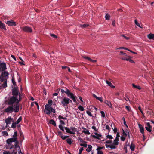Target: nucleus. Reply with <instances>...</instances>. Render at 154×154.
I'll return each mask as SVG.
<instances>
[{
    "instance_id": "40",
    "label": "nucleus",
    "mask_w": 154,
    "mask_h": 154,
    "mask_svg": "<svg viewBox=\"0 0 154 154\" xmlns=\"http://www.w3.org/2000/svg\"><path fill=\"white\" fill-rule=\"evenodd\" d=\"M57 135L60 136V137L62 136V133L60 131H57Z\"/></svg>"
},
{
    "instance_id": "52",
    "label": "nucleus",
    "mask_w": 154,
    "mask_h": 154,
    "mask_svg": "<svg viewBox=\"0 0 154 154\" xmlns=\"http://www.w3.org/2000/svg\"><path fill=\"white\" fill-rule=\"evenodd\" d=\"M58 118H59V119H60H60H66V118L63 117L61 116V115H59L58 116Z\"/></svg>"
},
{
    "instance_id": "42",
    "label": "nucleus",
    "mask_w": 154,
    "mask_h": 154,
    "mask_svg": "<svg viewBox=\"0 0 154 154\" xmlns=\"http://www.w3.org/2000/svg\"><path fill=\"white\" fill-rule=\"evenodd\" d=\"M116 145H114L113 144L112 145H111L110 146V148L112 149H116V147L115 146Z\"/></svg>"
},
{
    "instance_id": "4",
    "label": "nucleus",
    "mask_w": 154,
    "mask_h": 154,
    "mask_svg": "<svg viewBox=\"0 0 154 154\" xmlns=\"http://www.w3.org/2000/svg\"><path fill=\"white\" fill-rule=\"evenodd\" d=\"M17 100H18V98L17 97L12 96L8 99V103L9 105H13L15 103H17Z\"/></svg>"
},
{
    "instance_id": "59",
    "label": "nucleus",
    "mask_w": 154,
    "mask_h": 154,
    "mask_svg": "<svg viewBox=\"0 0 154 154\" xmlns=\"http://www.w3.org/2000/svg\"><path fill=\"white\" fill-rule=\"evenodd\" d=\"M86 113L90 116L92 117L93 116L92 114L89 111H87L86 112Z\"/></svg>"
},
{
    "instance_id": "50",
    "label": "nucleus",
    "mask_w": 154,
    "mask_h": 154,
    "mask_svg": "<svg viewBox=\"0 0 154 154\" xmlns=\"http://www.w3.org/2000/svg\"><path fill=\"white\" fill-rule=\"evenodd\" d=\"M125 108L128 111H130V107L129 106H125Z\"/></svg>"
},
{
    "instance_id": "55",
    "label": "nucleus",
    "mask_w": 154,
    "mask_h": 154,
    "mask_svg": "<svg viewBox=\"0 0 154 154\" xmlns=\"http://www.w3.org/2000/svg\"><path fill=\"white\" fill-rule=\"evenodd\" d=\"M106 137L107 138H109L110 139H113V137L111 135H108L106 136Z\"/></svg>"
},
{
    "instance_id": "41",
    "label": "nucleus",
    "mask_w": 154,
    "mask_h": 154,
    "mask_svg": "<svg viewBox=\"0 0 154 154\" xmlns=\"http://www.w3.org/2000/svg\"><path fill=\"white\" fill-rule=\"evenodd\" d=\"M82 132L84 133L85 134H87L88 135H90V133L89 132L88 130H84L82 131Z\"/></svg>"
},
{
    "instance_id": "12",
    "label": "nucleus",
    "mask_w": 154,
    "mask_h": 154,
    "mask_svg": "<svg viewBox=\"0 0 154 154\" xmlns=\"http://www.w3.org/2000/svg\"><path fill=\"white\" fill-rule=\"evenodd\" d=\"M146 127H145V128L146 130L148 132H151V129H152V127L151 126L149 122H147L146 124Z\"/></svg>"
},
{
    "instance_id": "57",
    "label": "nucleus",
    "mask_w": 154,
    "mask_h": 154,
    "mask_svg": "<svg viewBox=\"0 0 154 154\" xmlns=\"http://www.w3.org/2000/svg\"><path fill=\"white\" fill-rule=\"evenodd\" d=\"M112 141L111 140H107L106 141L105 143L106 144H111L112 143Z\"/></svg>"
},
{
    "instance_id": "2",
    "label": "nucleus",
    "mask_w": 154,
    "mask_h": 154,
    "mask_svg": "<svg viewBox=\"0 0 154 154\" xmlns=\"http://www.w3.org/2000/svg\"><path fill=\"white\" fill-rule=\"evenodd\" d=\"M9 73L8 72L5 71L2 72L0 76V81L2 84V86L3 88L7 87V80L8 78Z\"/></svg>"
},
{
    "instance_id": "63",
    "label": "nucleus",
    "mask_w": 154,
    "mask_h": 154,
    "mask_svg": "<svg viewBox=\"0 0 154 154\" xmlns=\"http://www.w3.org/2000/svg\"><path fill=\"white\" fill-rule=\"evenodd\" d=\"M103 148V147H98L96 149V150L97 151H100V150L102 149Z\"/></svg>"
},
{
    "instance_id": "20",
    "label": "nucleus",
    "mask_w": 154,
    "mask_h": 154,
    "mask_svg": "<svg viewBox=\"0 0 154 154\" xmlns=\"http://www.w3.org/2000/svg\"><path fill=\"white\" fill-rule=\"evenodd\" d=\"M148 38L150 39H152L154 40V34H150L148 35Z\"/></svg>"
},
{
    "instance_id": "3",
    "label": "nucleus",
    "mask_w": 154,
    "mask_h": 154,
    "mask_svg": "<svg viewBox=\"0 0 154 154\" xmlns=\"http://www.w3.org/2000/svg\"><path fill=\"white\" fill-rule=\"evenodd\" d=\"M66 91L63 89H61V91L62 93H65L66 94L67 96L71 99L72 100H73L74 102L76 103L77 102L76 99V97L75 95L73 93L71 92L70 90L67 89L66 88Z\"/></svg>"
},
{
    "instance_id": "53",
    "label": "nucleus",
    "mask_w": 154,
    "mask_h": 154,
    "mask_svg": "<svg viewBox=\"0 0 154 154\" xmlns=\"http://www.w3.org/2000/svg\"><path fill=\"white\" fill-rule=\"evenodd\" d=\"M18 95L19 96V100L18 99V100H17V102H18L19 103V102L21 100L22 98L21 97L20 94V93H19Z\"/></svg>"
},
{
    "instance_id": "23",
    "label": "nucleus",
    "mask_w": 154,
    "mask_h": 154,
    "mask_svg": "<svg viewBox=\"0 0 154 154\" xmlns=\"http://www.w3.org/2000/svg\"><path fill=\"white\" fill-rule=\"evenodd\" d=\"M119 139L115 138L113 143V144H114V145H118L119 144Z\"/></svg>"
},
{
    "instance_id": "48",
    "label": "nucleus",
    "mask_w": 154,
    "mask_h": 154,
    "mask_svg": "<svg viewBox=\"0 0 154 154\" xmlns=\"http://www.w3.org/2000/svg\"><path fill=\"white\" fill-rule=\"evenodd\" d=\"M52 103H53V101L51 100H49L48 101V105H50L51 106L52 105Z\"/></svg>"
},
{
    "instance_id": "13",
    "label": "nucleus",
    "mask_w": 154,
    "mask_h": 154,
    "mask_svg": "<svg viewBox=\"0 0 154 154\" xmlns=\"http://www.w3.org/2000/svg\"><path fill=\"white\" fill-rule=\"evenodd\" d=\"M138 125L139 127L140 128V132L142 134L144 138H145V136L144 134V129L142 125L140 124H138Z\"/></svg>"
},
{
    "instance_id": "35",
    "label": "nucleus",
    "mask_w": 154,
    "mask_h": 154,
    "mask_svg": "<svg viewBox=\"0 0 154 154\" xmlns=\"http://www.w3.org/2000/svg\"><path fill=\"white\" fill-rule=\"evenodd\" d=\"M59 128L61 130L64 132L65 131L64 130V127L61 124H60L59 125Z\"/></svg>"
},
{
    "instance_id": "6",
    "label": "nucleus",
    "mask_w": 154,
    "mask_h": 154,
    "mask_svg": "<svg viewBox=\"0 0 154 154\" xmlns=\"http://www.w3.org/2000/svg\"><path fill=\"white\" fill-rule=\"evenodd\" d=\"M11 105L13 106V110L15 112L17 113L18 112L20 106V104L18 102H17L15 104Z\"/></svg>"
},
{
    "instance_id": "14",
    "label": "nucleus",
    "mask_w": 154,
    "mask_h": 154,
    "mask_svg": "<svg viewBox=\"0 0 154 154\" xmlns=\"http://www.w3.org/2000/svg\"><path fill=\"white\" fill-rule=\"evenodd\" d=\"M12 120L13 119L11 118V117H9L5 119V122L7 125L10 124L11 123Z\"/></svg>"
},
{
    "instance_id": "24",
    "label": "nucleus",
    "mask_w": 154,
    "mask_h": 154,
    "mask_svg": "<svg viewBox=\"0 0 154 154\" xmlns=\"http://www.w3.org/2000/svg\"><path fill=\"white\" fill-rule=\"evenodd\" d=\"M92 148L91 145H88V148L86 149V151L88 152H89L92 150Z\"/></svg>"
},
{
    "instance_id": "58",
    "label": "nucleus",
    "mask_w": 154,
    "mask_h": 154,
    "mask_svg": "<svg viewBox=\"0 0 154 154\" xmlns=\"http://www.w3.org/2000/svg\"><path fill=\"white\" fill-rule=\"evenodd\" d=\"M80 145L81 146H83V147H87V144H86V143H83V144L81 143V144H80Z\"/></svg>"
},
{
    "instance_id": "30",
    "label": "nucleus",
    "mask_w": 154,
    "mask_h": 154,
    "mask_svg": "<svg viewBox=\"0 0 154 154\" xmlns=\"http://www.w3.org/2000/svg\"><path fill=\"white\" fill-rule=\"evenodd\" d=\"M17 150L18 151H19L17 152H14V154H23L21 152L20 147V149H18Z\"/></svg>"
},
{
    "instance_id": "5",
    "label": "nucleus",
    "mask_w": 154,
    "mask_h": 154,
    "mask_svg": "<svg viewBox=\"0 0 154 154\" xmlns=\"http://www.w3.org/2000/svg\"><path fill=\"white\" fill-rule=\"evenodd\" d=\"M12 96L17 97L18 98L19 93L18 88L17 87H14L12 90Z\"/></svg>"
},
{
    "instance_id": "56",
    "label": "nucleus",
    "mask_w": 154,
    "mask_h": 154,
    "mask_svg": "<svg viewBox=\"0 0 154 154\" xmlns=\"http://www.w3.org/2000/svg\"><path fill=\"white\" fill-rule=\"evenodd\" d=\"M128 60L127 61H129L130 62L132 63H134V61L133 60L131 59V58L130 57L128 58Z\"/></svg>"
},
{
    "instance_id": "64",
    "label": "nucleus",
    "mask_w": 154,
    "mask_h": 154,
    "mask_svg": "<svg viewBox=\"0 0 154 154\" xmlns=\"http://www.w3.org/2000/svg\"><path fill=\"white\" fill-rule=\"evenodd\" d=\"M97 154H103V152L101 151H97Z\"/></svg>"
},
{
    "instance_id": "11",
    "label": "nucleus",
    "mask_w": 154,
    "mask_h": 154,
    "mask_svg": "<svg viewBox=\"0 0 154 154\" xmlns=\"http://www.w3.org/2000/svg\"><path fill=\"white\" fill-rule=\"evenodd\" d=\"M6 23L8 26H15L16 25V22H14L13 20L7 21Z\"/></svg>"
},
{
    "instance_id": "44",
    "label": "nucleus",
    "mask_w": 154,
    "mask_h": 154,
    "mask_svg": "<svg viewBox=\"0 0 154 154\" xmlns=\"http://www.w3.org/2000/svg\"><path fill=\"white\" fill-rule=\"evenodd\" d=\"M69 137V136H63V135L61 136V138H62V139L63 140H64L66 139V138H68Z\"/></svg>"
},
{
    "instance_id": "36",
    "label": "nucleus",
    "mask_w": 154,
    "mask_h": 154,
    "mask_svg": "<svg viewBox=\"0 0 154 154\" xmlns=\"http://www.w3.org/2000/svg\"><path fill=\"white\" fill-rule=\"evenodd\" d=\"M105 17L106 20H109L110 19V17L109 14H106Z\"/></svg>"
},
{
    "instance_id": "32",
    "label": "nucleus",
    "mask_w": 154,
    "mask_h": 154,
    "mask_svg": "<svg viewBox=\"0 0 154 154\" xmlns=\"http://www.w3.org/2000/svg\"><path fill=\"white\" fill-rule=\"evenodd\" d=\"M67 143L69 145H71L72 143V140L71 138H68L66 140Z\"/></svg>"
},
{
    "instance_id": "18",
    "label": "nucleus",
    "mask_w": 154,
    "mask_h": 154,
    "mask_svg": "<svg viewBox=\"0 0 154 154\" xmlns=\"http://www.w3.org/2000/svg\"><path fill=\"white\" fill-rule=\"evenodd\" d=\"M0 28L1 29H3L5 30H6L5 25L0 21Z\"/></svg>"
},
{
    "instance_id": "54",
    "label": "nucleus",
    "mask_w": 154,
    "mask_h": 154,
    "mask_svg": "<svg viewBox=\"0 0 154 154\" xmlns=\"http://www.w3.org/2000/svg\"><path fill=\"white\" fill-rule=\"evenodd\" d=\"M50 111L51 112H52L54 113H55L56 112L55 110L52 107H51L50 109Z\"/></svg>"
},
{
    "instance_id": "28",
    "label": "nucleus",
    "mask_w": 154,
    "mask_h": 154,
    "mask_svg": "<svg viewBox=\"0 0 154 154\" xmlns=\"http://www.w3.org/2000/svg\"><path fill=\"white\" fill-rule=\"evenodd\" d=\"M120 56H127V55L126 53L123 52V51H120V54H119Z\"/></svg>"
},
{
    "instance_id": "47",
    "label": "nucleus",
    "mask_w": 154,
    "mask_h": 154,
    "mask_svg": "<svg viewBox=\"0 0 154 154\" xmlns=\"http://www.w3.org/2000/svg\"><path fill=\"white\" fill-rule=\"evenodd\" d=\"M121 36L122 37H124V38L125 39H126L127 40H128V39H130V38L129 37H127L126 36H125L124 35H121Z\"/></svg>"
},
{
    "instance_id": "1",
    "label": "nucleus",
    "mask_w": 154,
    "mask_h": 154,
    "mask_svg": "<svg viewBox=\"0 0 154 154\" xmlns=\"http://www.w3.org/2000/svg\"><path fill=\"white\" fill-rule=\"evenodd\" d=\"M6 142L7 144V145L5 146L7 149H10L14 148L17 150V149H20L19 145V142L17 140V137H14L8 139Z\"/></svg>"
},
{
    "instance_id": "46",
    "label": "nucleus",
    "mask_w": 154,
    "mask_h": 154,
    "mask_svg": "<svg viewBox=\"0 0 154 154\" xmlns=\"http://www.w3.org/2000/svg\"><path fill=\"white\" fill-rule=\"evenodd\" d=\"M3 154H11V153L9 151H5L3 152Z\"/></svg>"
},
{
    "instance_id": "62",
    "label": "nucleus",
    "mask_w": 154,
    "mask_h": 154,
    "mask_svg": "<svg viewBox=\"0 0 154 154\" xmlns=\"http://www.w3.org/2000/svg\"><path fill=\"white\" fill-rule=\"evenodd\" d=\"M119 137H120V135H119V132H117V133L116 137V138L119 139Z\"/></svg>"
},
{
    "instance_id": "45",
    "label": "nucleus",
    "mask_w": 154,
    "mask_h": 154,
    "mask_svg": "<svg viewBox=\"0 0 154 154\" xmlns=\"http://www.w3.org/2000/svg\"><path fill=\"white\" fill-rule=\"evenodd\" d=\"M2 133L4 136H8V133L6 131H2Z\"/></svg>"
},
{
    "instance_id": "27",
    "label": "nucleus",
    "mask_w": 154,
    "mask_h": 154,
    "mask_svg": "<svg viewBox=\"0 0 154 154\" xmlns=\"http://www.w3.org/2000/svg\"><path fill=\"white\" fill-rule=\"evenodd\" d=\"M135 145L134 144L132 143L130 146V149L132 151H134L135 148Z\"/></svg>"
},
{
    "instance_id": "49",
    "label": "nucleus",
    "mask_w": 154,
    "mask_h": 154,
    "mask_svg": "<svg viewBox=\"0 0 154 154\" xmlns=\"http://www.w3.org/2000/svg\"><path fill=\"white\" fill-rule=\"evenodd\" d=\"M100 113L101 114V117H102L103 118H104L105 116V113H104V111H101L100 112Z\"/></svg>"
},
{
    "instance_id": "33",
    "label": "nucleus",
    "mask_w": 154,
    "mask_h": 154,
    "mask_svg": "<svg viewBox=\"0 0 154 154\" xmlns=\"http://www.w3.org/2000/svg\"><path fill=\"white\" fill-rule=\"evenodd\" d=\"M70 130H71L72 131H72V132H75L76 131V128H75V127H70Z\"/></svg>"
},
{
    "instance_id": "17",
    "label": "nucleus",
    "mask_w": 154,
    "mask_h": 154,
    "mask_svg": "<svg viewBox=\"0 0 154 154\" xmlns=\"http://www.w3.org/2000/svg\"><path fill=\"white\" fill-rule=\"evenodd\" d=\"M92 96L94 97L99 100L100 102H102L103 101L102 97H98L95 94H93Z\"/></svg>"
},
{
    "instance_id": "29",
    "label": "nucleus",
    "mask_w": 154,
    "mask_h": 154,
    "mask_svg": "<svg viewBox=\"0 0 154 154\" xmlns=\"http://www.w3.org/2000/svg\"><path fill=\"white\" fill-rule=\"evenodd\" d=\"M134 23H135V24L138 27H139L141 28H142V27H141V26H140V24L137 21V20H134Z\"/></svg>"
},
{
    "instance_id": "31",
    "label": "nucleus",
    "mask_w": 154,
    "mask_h": 154,
    "mask_svg": "<svg viewBox=\"0 0 154 154\" xmlns=\"http://www.w3.org/2000/svg\"><path fill=\"white\" fill-rule=\"evenodd\" d=\"M22 117L21 116H20L19 118H18V119H17V120L16 122H15L16 123H17V124H18L22 120Z\"/></svg>"
},
{
    "instance_id": "21",
    "label": "nucleus",
    "mask_w": 154,
    "mask_h": 154,
    "mask_svg": "<svg viewBox=\"0 0 154 154\" xmlns=\"http://www.w3.org/2000/svg\"><path fill=\"white\" fill-rule=\"evenodd\" d=\"M106 83L109 86H110L111 88H115V86H114L112 84V83L109 81L106 80Z\"/></svg>"
},
{
    "instance_id": "51",
    "label": "nucleus",
    "mask_w": 154,
    "mask_h": 154,
    "mask_svg": "<svg viewBox=\"0 0 154 154\" xmlns=\"http://www.w3.org/2000/svg\"><path fill=\"white\" fill-rule=\"evenodd\" d=\"M50 36L54 38H57V35L53 34H50Z\"/></svg>"
},
{
    "instance_id": "10",
    "label": "nucleus",
    "mask_w": 154,
    "mask_h": 154,
    "mask_svg": "<svg viewBox=\"0 0 154 154\" xmlns=\"http://www.w3.org/2000/svg\"><path fill=\"white\" fill-rule=\"evenodd\" d=\"M13 111V107L11 105L5 109V112L7 113L9 112L11 113Z\"/></svg>"
},
{
    "instance_id": "37",
    "label": "nucleus",
    "mask_w": 154,
    "mask_h": 154,
    "mask_svg": "<svg viewBox=\"0 0 154 154\" xmlns=\"http://www.w3.org/2000/svg\"><path fill=\"white\" fill-rule=\"evenodd\" d=\"M17 123H16V122H14V121L13 123H12L11 127L13 128H14L16 127V124H17Z\"/></svg>"
},
{
    "instance_id": "25",
    "label": "nucleus",
    "mask_w": 154,
    "mask_h": 154,
    "mask_svg": "<svg viewBox=\"0 0 154 154\" xmlns=\"http://www.w3.org/2000/svg\"><path fill=\"white\" fill-rule=\"evenodd\" d=\"M49 123L50 124L54 126H55L56 125L55 121L53 119L49 121Z\"/></svg>"
},
{
    "instance_id": "60",
    "label": "nucleus",
    "mask_w": 154,
    "mask_h": 154,
    "mask_svg": "<svg viewBox=\"0 0 154 154\" xmlns=\"http://www.w3.org/2000/svg\"><path fill=\"white\" fill-rule=\"evenodd\" d=\"M17 131H15L14 132V134L13 135V137H16L17 136Z\"/></svg>"
},
{
    "instance_id": "34",
    "label": "nucleus",
    "mask_w": 154,
    "mask_h": 154,
    "mask_svg": "<svg viewBox=\"0 0 154 154\" xmlns=\"http://www.w3.org/2000/svg\"><path fill=\"white\" fill-rule=\"evenodd\" d=\"M12 82L13 84V85L14 86L16 85V82H15V79H14V76L13 77H12Z\"/></svg>"
},
{
    "instance_id": "43",
    "label": "nucleus",
    "mask_w": 154,
    "mask_h": 154,
    "mask_svg": "<svg viewBox=\"0 0 154 154\" xmlns=\"http://www.w3.org/2000/svg\"><path fill=\"white\" fill-rule=\"evenodd\" d=\"M88 24H84L83 25H81V26L82 28H85L88 26Z\"/></svg>"
},
{
    "instance_id": "8",
    "label": "nucleus",
    "mask_w": 154,
    "mask_h": 154,
    "mask_svg": "<svg viewBox=\"0 0 154 154\" xmlns=\"http://www.w3.org/2000/svg\"><path fill=\"white\" fill-rule=\"evenodd\" d=\"M69 98L64 97L61 101V103L63 106H66L69 104Z\"/></svg>"
},
{
    "instance_id": "9",
    "label": "nucleus",
    "mask_w": 154,
    "mask_h": 154,
    "mask_svg": "<svg viewBox=\"0 0 154 154\" xmlns=\"http://www.w3.org/2000/svg\"><path fill=\"white\" fill-rule=\"evenodd\" d=\"M51 106L50 105H48V104H46L45 106V113L48 115H49L50 114V109L51 108Z\"/></svg>"
},
{
    "instance_id": "39",
    "label": "nucleus",
    "mask_w": 154,
    "mask_h": 154,
    "mask_svg": "<svg viewBox=\"0 0 154 154\" xmlns=\"http://www.w3.org/2000/svg\"><path fill=\"white\" fill-rule=\"evenodd\" d=\"M126 57L127 56H122V57H121L120 58L122 60L127 61V60H128V58L127 57Z\"/></svg>"
},
{
    "instance_id": "61",
    "label": "nucleus",
    "mask_w": 154,
    "mask_h": 154,
    "mask_svg": "<svg viewBox=\"0 0 154 154\" xmlns=\"http://www.w3.org/2000/svg\"><path fill=\"white\" fill-rule=\"evenodd\" d=\"M122 130L123 131V133H122L123 135L124 136H125V137L127 136V135L126 134V133L124 131V130L123 129H122Z\"/></svg>"
},
{
    "instance_id": "16",
    "label": "nucleus",
    "mask_w": 154,
    "mask_h": 154,
    "mask_svg": "<svg viewBox=\"0 0 154 154\" xmlns=\"http://www.w3.org/2000/svg\"><path fill=\"white\" fill-rule=\"evenodd\" d=\"M64 128L66 130V132L69 133H70L71 134H75V132L71 131L70 129H69V128H68V127H64Z\"/></svg>"
},
{
    "instance_id": "19",
    "label": "nucleus",
    "mask_w": 154,
    "mask_h": 154,
    "mask_svg": "<svg viewBox=\"0 0 154 154\" xmlns=\"http://www.w3.org/2000/svg\"><path fill=\"white\" fill-rule=\"evenodd\" d=\"M82 57L84 58L85 59H87L88 61L93 62H95L97 61L96 60H93L92 59H91L90 58L87 57V56H82Z\"/></svg>"
},
{
    "instance_id": "22",
    "label": "nucleus",
    "mask_w": 154,
    "mask_h": 154,
    "mask_svg": "<svg viewBox=\"0 0 154 154\" xmlns=\"http://www.w3.org/2000/svg\"><path fill=\"white\" fill-rule=\"evenodd\" d=\"M104 103L106 104L109 107L111 108L112 105L110 102L108 101L107 100H106L104 101Z\"/></svg>"
},
{
    "instance_id": "26",
    "label": "nucleus",
    "mask_w": 154,
    "mask_h": 154,
    "mask_svg": "<svg viewBox=\"0 0 154 154\" xmlns=\"http://www.w3.org/2000/svg\"><path fill=\"white\" fill-rule=\"evenodd\" d=\"M132 85L133 87H134V88L137 89L139 90H140L141 89V87L139 86L136 85L134 84H132Z\"/></svg>"
},
{
    "instance_id": "15",
    "label": "nucleus",
    "mask_w": 154,
    "mask_h": 154,
    "mask_svg": "<svg viewBox=\"0 0 154 154\" xmlns=\"http://www.w3.org/2000/svg\"><path fill=\"white\" fill-rule=\"evenodd\" d=\"M95 134L96 135H92V137L94 138L100 139L99 137H101L102 136V135L100 134H99L97 133H95Z\"/></svg>"
},
{
    "instance_id": "38",
    "label": "nucleus",
    "mask_w": 154,
    "mask_h": 154,
    "mask_svg": "<svg viewBox=\"0 0 154 154\" xmlns=\"http://www.w3.org/2000/svg\"><path fill=\"white\" fill-rule=\"evenodd\" d=\"M78 109L79 110L81 111H83L84 110V109L83 106H82L79 105L78 106Z\"/></svg>"
},
{
    "instance_id": "7",
    "label": "nucleus",
    "mask_w": 154,
    "mask_h": 154,
    "mask_svg": "<svg viewBox=\"0 0 154 154\" xmlns=\"http://www.w3.org/2000/svg\"><path fill=\"white\" fill-rule=\"evenodd\" d=\"M21 28L22 30L26 32L32 33V32L31 28L29 26H26L21 27Z\"/></svg>"
}]
</instances>
